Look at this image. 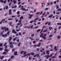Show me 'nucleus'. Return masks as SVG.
Segmentation results:
<instances>
[{
  "label": "nucleus",
  "instance_id": "nucleus-56",
  "mask_svg": "<svg viewBox=\"0 0 61 61\" xmlns=\"http://www.w3.org/2000/svg\"><path fill=\"white\" fill-rule=\"evenodd\" d=\"M48 10V8H46L45 9V10Z\"/></svg>",
  "mask_w": 61,
  "mask_h": 61
},
{
  "label": "nucleus",
  "instance_id": "nucleus-48",
  "mask_svg": "<svg viewBox=\"0 0 61 61\" xmlns=\"http://www.w3.org/2000/svg\"><path fill=\"white\" fill-rule=\"evenodd\" d=\"M20 24H21V23H17V25L18 26V25H20Z\"/></svg>",
  "mask_w": 61,
  "mask_h": 61
},
{
  "label": "nucleus",
  "instance_id": "nucleus-25",
  "mask_svg": "<svg viewBox=\"0 0 61 61\" xmlns=\"http://www.w3.org/2000/svg\"><path fill=\"white\" fill-rule=\"evenodd\" d=\"M3 46V43H0V46L2 47Z\"/></svg>",
  "mask_w": 61,
  "mask_h": 61
},
{
  "label": "nucleus",
  "instance_id": "nucleus-9",
  "mask_svg": "<svg viewBox=\"0 0 61 61\" xmlns=\"http://www.w3.org/2000/svg\"><path fill=\"white\" fill-rule=\"evenodd\" d=\"M50 51H46V52H47L46 53V54L48 55H49V52Z\"/></svg>",
  "mask_w": 61,
  "mask_h": 61
},
{
  "label": "nucleus",
  "instance_id": "nucleus-45",
  "mask_svg": "<svg viewBox=\"0 0 61 61\" xmlns=\"http://www.w3.org/2000/svg\"><path fill=\"white\" fill-rule=\"evenodd\" d=\"M47 5H50V3L49 2H47Z\"/></svg>",
  "mask_w": 61,
  "mask_h": 61
},
{
  "label": "nucleus",
  "instance_id": "nucleus-60",
  "mask_svg": "<svg viewBox=\"0 0 61 61\" xmlns=\"http://www.w3.org/2000/svg\"><path fill=\"white\" fill-rule=\"evenodd\" d=\"M36 56H37V55H34V57H36Z\"/></svg>",
  "mask_w": 61,
  "mask_h": 61
},
{
  "label": "nucleus",
  "instance_id": "nucleus-44",
  "mask_svg": "<svg viewBox=\"0 0 61 61\" xmlns=\"http://www.w3.org/2000/svg\"><path fill=\"white\" fill-rule=\"evenodd\" d=\"M2 37H5V35L4 34H3L2 35Z\"/></svg>",
  "mask_w": 61,
  "mask_h": 61
},
{
  "label": "nucleus",
  "instance_id": "nucleus-4",
  "mask_svg": "<svg viewBox=\"0 0 61 61\" xmlns=\"http://www.w3.org/2000/svg\"><path fill=\"white\" fill-rule=\"evenodd\" d=\"M9 30V29L8 28H6H6H5V30H4V31H5V32H6V31H8Z\"/></svg>",
  "mask_w": 61,
  "mask_h": 61
},
{
  "label": "nucleus",
  "instance_id": "nucleus-42",
  "mask_svg": "<svg viewBox=\"0 0 61 61\" xmlns=\"http://www.w3.org/2000/svg\"><path fill=\"white\" fill-rule=\"evenodd\" d=\"M3 47H0V51H1L3 49Z\"/></svg>",
  "mask_w": 61,
  "mask_h": 61
},
{
  "label": "nucleus",
  "instance_id": "nucleus-61",
  "mask_svg": "<svg viewBox=\"0 0 61 61\" xmlns=\"http://www.w3.org/2000/svg\"><path fill=\"white\" fill-rule=\"evenodd\" d=\"M61 28V26H59V27L58 28V29H60Z\"/></svg>",
  "mask_w": 61,
  "mask_h": 61
},
{
  "label": "nucleus",
  "instance_id": "nucleus-17",
  "mask_svg": "<svg viewBox=\"0 0 61 61\" xmlns=\"http://www.w3.org/2000/svg\"><path fill=\"white\" fill-rule=\"evenodd\" d=\"M41 30V29H38L36 31L37 33H38L39 31Z\"/></svg>",
  "mask_w": 61,
  "mask_h": 61
},
{
  "label": "nucleus",
  "instance_id": "nucleus-64",
  "mask_svg": "<svg viewBox=\"0 0 61 61\" xmlns=\"http://www.w3.org/2000/svg\"><path fill=\"white\" fill-rule=\"evenodd\" d=\"M30 13H33V11H30Z\"/></svg>",
  "mask_w": 61,
  "mask_h": 61
},
{
  "label": "nucleus",
  "instance_id": "nucleus-41",
  "mask_svg": "<svg viewBox=\"0 0 61 61\" xmlns=\"http://www.w3.org/2000/svg\"><path fill=\"white\" fill-rule=\"evenodd\" d=\"M39 19V18H37L36 19H34V20H38Z\"/></svg>",
  "mask_w": 61,
  "mask_h": 61
},
{
  "label": "nucleus",
  "instance_id": "nucleus-51",
  "mask_svg": "<svg viewBox=\"0 0 61 61\" xmlns=\"http://www.w3.org/2000/svg\"><path fill=\"white\" fill-rule=\"evenodd\" d=\"M46 13V12H44V13L42 14V15H45V14Z\"/></svg>",
  "mask_w": 61,
  "mask_h": 61
},
{
  "label": "nucleus",
  "instance_id": "nucleus-46",
  "mask_svg": "<svg viewBox=\"0 0 61 61\" xmlns=\"http://www.w3.org/2000/svg\"><path fill=\"white\" fill-rule=\"evenodd\" d=\"M53 36V35H50V36H49V37H51Z\"/></svg>",
  "mask_w": 61,
  "mask_h": 61
},
{
  "label": "nucleus",
  "instance_id": "nucleus-24",
  "mask_svg": "<svg viewBox=\"0 0 61 61\" xmlns=\"http://www.w3.org/2000/svg\"><path fill=\"white\" fill-rule=\"evenodd\" d=\"M36 56H37V58H38L39 57V54H36Z\"/></svg>",
  "mask_w": 61,
  "mask_h": 61
},
{
  "label": "nucleus",
  "instance_id": "nucleus-39",
  "mask_svg": "<svg viewBox=\"0 0 61 61\" xmlns=\"http://www.w3.org/2000/svg\"><path fill=\"white\" fill-rule=\"evenodd\" d=\"M16 40V38H14L13 39V41H15Z\"/></svg>",
  "mask_w": 61,
  "mask_h": 61
},
{
  "label": "nucleus",
  "instance_id": "nucleus-20",
  "mask_svg": "<svg viewBox=\"0 0 61 61\" xmlns=\"http://www.w3.org/2000/svg\"><path fill=\"white\" fill-rule=\"evenodd\" d=\"M52 29V27H50L49 28V29L50 30H51Z\"/></svg>",
  "mask_w": 61,
  "mask_h": 61
},
{
  "label": "nucleus",
  "instance_id": "nucleus-3",
  "mask_svg": "<svg viewBox=\"0 0 61 61\" xmlns=\"http://www.w3.org/2000/svg\"><path fill=\"white\" fill-rule=\"evenodd\" d=\"M17 51H16L14 52V55L15 56H17L18 55V54H17Z\"/></svg>",
  "mask_w": 61,
  "mask_h": 61
},
{
  "label": "nucleus",
  "instance_id": "nucleus-11",
  "mask_svg": "<svg viewBox=\"0 0 61 61\" xmlns=\"http://www.w3.org/2000/svg\"><path fill=\"white\" fill-rule=\"evenodd\" d=\"M14 46H13V44H12L10 45V48H12Z\"/></svg>",
  "mask_w": 61,
  "mask_h": 61
},
{
  "label": "nucleus",
  "instance_id": "nucleus-10",
  "mask_svg": "<svg viewBox=\"0 0 61 61\" xmlns=\"http://www.w3.org/2000/svg\"><path fill=\"white\" fill-rule=\"evenodd\" d=\"M49 15L48 17L49 18H51L53 16V14H52L51 15Z\"/></svg>",
  "mask_w": 61,
  "mask_h": 61
},
{
  "label": "nucleus",
  "instance_id": "nucleus-32",
  "mask_svg": "<svg viewBox=\"0 0 61 61\" xmlns=\"http://www.w3.org/2000/svg\"><path fill=\"white\" fill-rule=\"evenodd\" d=\"M26 54V51H25L23 53V54L25 55Z\"/></svg>",
  "mask_w": 61,
  "mask_h": 61
},
{
  "label": "nucleus",
  "instance_id": "nucleus-7",
  "mask_svg": "<svg viewBox=\"0 0 61 61\" xmlns=\"http://www.w3.org/2000/svg\"><path fill=\"white\" fill-rule=\"evenodd\" d=\"M9 38H10V39H9V42H10L11 41L12 39V37L10 36L9 37Z\"/></svg>",
  "mask_w": 61,
  "mask_h": 61
},
{
  "label": "nucleus",
  "instance_id": "nucleus-57",
  "mask_svg": "<svg viewBox=\"0 0 61 61\" xmlns=\"http://www.w3.org/2000/svg\"><path fill=\"white\" fill-rule=\"evenodd\" d=\"M19 36H21V33L20 32H19Z\"/></svg>",
  "mask_w": 61,
  "mask_h": 61
},
{
  "label": "nucleus",
  "instance_id": "nucleus-6",
  "mask_svg": "<svg viewBox=\"0 0 61 61\" xmlns=\"http://www.w3.org/2000/svg\"><path fill=\"white\" fill-rule=\"evenodd\" d=\"M11 9H10L9 10V15H11L12 14V13H11Z\"/></svg>",
  "mask_w": 61,
  "mask_h": 61
},
{
  "label": "nucleus",
  "instance_id": "nucleus-13",
  "mask_svg": "<svg viewBox=\"0 0 61 61\" xmlns=\"http://www.w3.org/2000/svg\"><path fill=\"white\" fill-rule=\"evenodd\" d=\"M2 54L6 55L7 54V53L5 52H4L2 53Z\"/></svg>",
  "mask_w": 61,
  "mask_h": 61
},
{
  "label": "nucleus",
  "instance_id": "nucleus-33",
  "mask_svg": "<svg viewBox=\"0 0 61 61\" xmlns=\"http://www.w3.org/2000/svg\"><path fill=\"white\" fill-rule=\"evenodd\" d=\"M42 13H43V12H41L39 14V15H42Z\"/></svg>",
  "mask_w": 61,
  "mask_h": 61
},
{
  "label": "nucleus",
  "instance_id": "nucleus-36",
  "mask_svg": "<svg viewBox=\"0 0 61 61\" xmlns=\"http://www.w3.org/2000/svg\"><path fill=\"white\" fill-rule=\"evenodd\" d=\"M8 6H6V9L7 10V9H8Z\"/></svg>",
  "mask_w": 61,
  "mask_h": 61
},
{
  "label": "nucleus",
  "instance_id": "nucleus-55",
  "mask_svg": "<svg viewBox=\"0 0 61 61\" xmlns=\"http://www.w3.org/2000/svg\"><path fill=\"white\" fill-rule=\"evenodd\" d=\"M0 1L2 3L4 2V1L3 0H0Z\"/></svg>",
  "mask_w": 61,
  "mask_h": 61
},
{
  "label": "nucleus",
  "instance_id": "nucleus-29",
  "mask_svg": "<svg viewBox=\"0 0 61 61\" xmlns=\"http://www.w3.org/2000/svg\"><path fill=\"white\" fill-rule=\"evenodd\" d=\"M57 25H61V23H57Z\"/></svg>",
  "mask_w": 61,
  "mask_h": 61
},
{
  "label": "nucleus",
  "instance_id": "nucleus-5",
  "mask_svg": "<svg viewBox=\"0 0 61 61\" xmlns=\"http://www.w3.org/2000/svg\"><path fill=\"white\" fill-rule=\"evenodd\" d=\"M33 15L32 14V15H29V16H30L28 17V19H30L31 18L32 16Z\"/></svg>",
  "mask_w": 61,
  "mask_h": 61
},
{
  "label": "nucleus",
  "instance_id": "nucleus-31",
  "mask_svg": "<svg viewBox=\"0 0 61 61\" xmlns=\"http://www.w3.org/2000/svg\"><path fill=\"white\" fill-rule=\"evenodd\" d=\"M34 22V21L32 20L30 22V23H32L33 22Z\"/></svg>",
  "mask_w": 61,
  "mask_h": 61
},
{
  "label": "nucleus",
  "instance_id": "nucleus-43",
  "mask_svg": "<svg viewBox=\"0 0 61 61\" xmlns=\"http://www.w3.org/2000/svg\"><path fill=\"white\" fill-rule=\"evenodd\" d=\"M46 27V26H43L42 28L44 29V28H45Z\"/></svg>",
  "mask_w": 61,
  "mask_h": 61
},
{
  "label": "nucleus",
  "instance_id": "nucleus-35",
  "mask_svg": "<svg viewBox=\"0 0 61 61\" xmlns=\"http://www.w3.org/2000/svg\"><path fill=\"white\" fill-rule=\"evenodd\" d=\"M13 20V19L12 18H11V19L9 18L8 19V20Z\"/></svg>",
  "mask_w": 61,
  "mask_h": 61
},
{
  "label": "nucleus",
  "instance_id": "nucleus-1",
  "mask_svg": "<svg viewBox=\"0 0 61 61\" xmlns=\"http://www.w3.org/2000/svg\"><path fill=\"white\" fill-rule=\"evenodd\" d=\"M52 56V54H51L50 55H50H45L44 56V57H46V59H48L49 58H50Z\"/></svg>",
  "mask_w": 61,
  "mask_h": 61
},
{
  "label": "nucleus",
  "instance_id": "nucleus-63",
  "mask_svg": "<svg viewBox=\"0 0 61 61\" xmlns=\"http://www.w3.org/2000/svg\"><path fill=\"white\" fill-rule=\"evenodd\" d=\"M15 49H12V52H13L15 51Z\"/></svg>",
  "mask_w": 61,
  "mask_h": 61
},
{
  "label": "nucleus",
  "instance_id": "nucleus-54",
  "mask_svg": "<svg viewBox=\"0 0 61 61\" xmlns=\"http://www.w3.org/2000/svg\"><path fill=\"white\" fill-rule=\"evenodd\" d=\"M34 34H33L31 35V37H33V36H34Z\"/></svg>",
  "mask_w": 61,
  "mask_h": 61
},
{
  "label": "nucleus",
  "instance_id": "nucleus-14",
  "mask_svg": "<svg viewBox=\"0 0 61 61\" xmlns=\"http://www.w3.org/2000/svg\"><path fill=\"white\" fill-rule=\"evenodd\" d=\"M10 32V31H9L8 32H7V35H8V36H9V34Z\"/></svg>",
  "mask_w": 61,
  "mask_h": 61
},
{
  "label": "nucleus",
  "instance_id": "nucleus-28",
  "mask_svg": "<svg viewBox=\"0 0 61 61\" xmlns=\"http://www.w3.org/2000/svg\"><path fill=\"white\" fill-rule=\"evenodd\" d=\"M56 57V56H53L51 58V59H53V58H55Z\"/></svg>",
  "mask_w": 61,
  "mask_h": 61
},
{
  "label": "nucleus",
  "instance_id": "nucleus-30",
  "mask_svg": "<svg viewBox=\"0 0 61 61\" xmlns=\"http://www.w3.org/2000/svg\"><path fill=\"white\" fill-rule=\"evenodd\" d=\"M61 38V37L60 36H57V38L58 39H59Z\"/></svg>",
  "mask_w": 61,
  "mask_h": 61
},
{
  "label": "nucleus",
  "instance_id": "nucleus-58",
  "mask_svg": "<svg viewBox=\"0 0 61 61\" xmlns=\"http://www.w3.org/2000/svg\"><path fill=\"white\" fill-rule=\"evenodd\" d=\"M53 14L54 15H55V14H56V11H53Z\"/></svg>",
  "mask_w": 61,
  "mask_h": 61
},
{
  "label": "nucleus",
  "instance_id": "nucleus-47",
  "mask_svg": "<svg viewBox=\"0 0 61 61\" xmlns=\"http://www.w3.org/2000/svg\"><path fill=\"white\" fill-rule=\"evenodd\" d=\"M37 47H40V45L39 44H38L36 45Z\"/></svg>",
  "mask_w": 61,
  "mask_h": 61
},
{
  "label": "nucleus",
  "instance_id": "nucleus-23",
  "mask_svg": "<svg viewBox=\"0 0 61 61\" xmlns=\"http://www.w3.org/2000/svg\"><path fill=\"white\" fill-rule=\"evenodd\" d=\"M57 11H61V9H59L57 10ZM60 13H61V11L60 12Z\"/></svg>",
  "mask_w": 61,
  "mask_h": 61
},
{
  "label": "nucleus",
  "instance_id": "nucleus-2",
  "mask_svg": "<svg viewBox=\"0 0 61 61\" xmlns=\"http://www.w3.org/2000/svg\"><path fill=\"white\" fill-rule=\"evenodd\" d=\"M12 33H14L15 34L17 33V32L15 31V30L14 29H12Z\"/></svg>",
  "mask_w": 61,
  "mask_h": 61
},
{
  "label": "nucleus",
  "instance_id": "nucleus-62",
  "mask_svg": "<svg viewBox=\"0 0 61 61\" xmlns=\"http://www.w3.org/2000/svg\"><path fill=\"white\" fill-rule=\"evenodd\" d=\"M18 19H17V20H15V22H18Z\"/></svg>",
  "mask_w": 61,
  "mask_h": 61
},
{
  "label": "nucleus",
  "instance_id": "nucleus-34",
  "mask_svg": "<svg viewBox=\"0 0 61 61\" xmlns=\"http://www.w3.org/2000/svg\"><path fill=\"white\" fill-rule=\"evenodd\" d=\"M14 57V56H11V57H10V58H11V59H12Z\"/></svg>",
  "mask_w": 61,
  "mask_h": 61
},
{
  "label": "nucleus",
  "instance_id": "nucleus-53",
  "mask_svg": "<svg viewBox=\"0 0 61 61\" xmlns=\"http://www.w3.org/2000/svg\"><path fill=\"white\" fill-rule=\"evenodd\" d=\"M40 12H37L36 13V15H38V14H40Z\"/></svg>",
  "mask_w": 61,
  "mask_h": 61
},
{
  "label": "nucleus",
  "instance_id": "nucleus-26",
  "mask_svg": "<svg viewBox=\"0 0 61 61\" xmlns=\"http://www.w3.org/2000/svg\"><path fill=\"white\" fill-rule=\"evenodd\" d=\"M21 44V42H20L19 43V44H18V46L19 47L20 46V44Z\"/></svg>",
  "mask_w": 61,
  "mask_h": 61
},
{
  "label": "nucleus",
  "instance_id": "nucleus-16",
  "mask_svg": "<svg viewBox=\"0 0 61 61\" xmlns=\"http://www.w3.org/2000/svg\"><path fill=\"white\" fill-rule=\"evenodd\" d=\"M46 30H44L43 31V33H44V32H46L47 31V29H46Z\"/></svg>",
  "mask_w": 61,
  "mask_h": 61
},
{
  "label": "nucleus",
  "instance_id": "nucleus-21",
  "mask_svg": "<svg viewBox=\"0 0 61 61\" xmlns=\"http://www.w3.org/2000/svg\"><path fill=\"white\" fill-rule=\"evenodd\" d=\"M20 14V11H18L17 12V15H19Z\"/></svg>",
  "mask_w": 61,
  "mask_h": 61
},
{
  "label": "nucleus",
  "instance_id": "nucleus-8",
  "mask_svg": "<svg viewBox=\"0 0 61 61\" xmlns=\"http://www.w3.org/2000/svg\"><path fill=\"white\" fill-rule=\"evenodd\" d=\"M5 19H4L2 20L1 21H0V24H2V22L3 21H5Z\"/></svg>",
  "mask_w": 61,
  "mask_h": 61
},
{
  "label": "nucleus",
  "instance_id": "nucleus-12",
  "mask_svg": "<svg viewBox=\"0 0 61 61\" xmlns=\"http://www.w3.org/2000/svg\"><path fill=\"white\" fill-rule=\"evenodd\" d=\"M22 10L23 11L24 10L25 11H28V9H27L26 10L24 8H23L22 9Z\"/></svg>",
  "mask_w": 61,
  "mask_h": 61
},
{
  "label": "nucleus",
  "instance_id": "nucleus-22",
  "mask_svg": "<svg viewBox=\"0 0 61 61\" xmlns=\"http://www.w3.org/2000/svg\"><path fill=\"white\" fill-rule=\"evenodd\" d=\"M24 52V51H21V52H20V54H22Z\"/></svg>",
  "mask_w": 61,
  "mask_h": 61
},
{
  "label": "nucleus",
  "instance_id": "nucleus-18",
  "mask_svg": "<svg viewBox=\"0 0 61 61\" xmlns=\"http://www.w3.org/2000/svg\"><path fill=\"white\" fill-rule=\"evenodd\" d=\"M42 38H43L44 40H46V37L45 36H42Z\"/></svg>",
  "mask_w": 61,
  "mask_h": 61
},
{
  "label": "nucleus",
  "instance_id": "nucleus-27",
  "mask_svg": "<svg viewBox=\"0 0 61 61\" xmlns=\"http://www.w3.org/2000/svg\"><path fill=\"white\" fill-rule=\"evenodd\" d=\"M35 54L33 52L31 53V55L32 56H33Z\"/></svg>",
  "mask_w": 61,
  "mask_h": 61
},
{
  "label": "nucleus",
  "instance_id": "nucleus-50",
  "mask_svg": "<svg viewBox=\"0 0 61 61\" xmlns=\"http://www.w3.org/2000/svg\"><path fill=\"white\" fill-rule=\"evenodd\" d=\"M54 50L55 51H57V49L56 48H54Z\"/></svg>",
  "mask_w": 61,
  "mask_h": 61
},
{
  "label": "nucleus",
  "instance_id": "nucleus-52",
  "mask_svg": "<svg viewBox=\"0 0 61 61\" xmlns=\"http://www.w3.org/2000/svg\"><path fill=\"white\" fill-rule=\"evenodd\" d=\"M7 43H5L4 44V46H5L7 44Z\"/></svg>",
  "mask_w": 61,
  "mask_h": 61
},
{
  "label": "nucleus",
  "instance_id": "nucleus-15",
  "mask_svg": "<svg viewBox=\"0 0 61 61\" xmlns=\"http://www.w3.org/2000/svg\"><path fill=\"white\" fill-rule=\"evenodd\" d=\"M1 29H2V30H4L6 28V27H5L3 28V26H1Z\"/></svg>",
  "mask_w": 61,
  "mask_h": 61
},
{
  "label": "nucleus",
  "instance_id": "nucleus-37",
  "mask_svg": "<svg viewBox=\"0 0 61 61\" xmlns=\"http://www.w3.org/2000/svg\"><path fill=\"white\" fill-rule=\"evenodd\" d=\"M36 43V41H33V43L34 44H35Z\"/></svg>",
  "mask_w": 61,
  "mask_h": 61
},
{
  "label": "nucleus",
  "instance_id": "nucleus-40",
  "mask_svg": "<svg viewBox=\"0 0 61 61\" xmlns=\"http://www.w3.org/2000/svg\"><path fill=\"white\" fill-rule=\"evenodd\" d=\"M51 25V22H49L48 23V25L49 26L50 25Z\"/></svg>",
  "mask_w": 61,
  "mask_h": 61
},
{
  "label": "nucleus",
  "instance_id": "nucleus-19",
  "mask_svg": "<svg viewBox=\"0 0 61 61\" xmlns=\"http://www.w3.org/2000/svg\"><path fill=\"white\" fill-rule=\"evenodd\" d=\"M23 19V17L22 16H21L20 18V20H21V19Z\"/></svg>",
  "mask_w": 61,
  "mask_h": 61
},
{
  "label": "nucleus",
  "instance_id": "nucleus-59",
  "mask_svg": "<svg viewBox=\"0 0 61 61\" xmlns=\"http://www.w3.org/2000/svg\"><path fill=\"white\" fill-rule=\"evenodd\" d=\"M13 2H14V4H15L16 3V2L15 1V0H13Z\"/></svg>",
  "mask_w": 61,
  "mask_h": 61
},
{
  "label": "nucleus",
  "instance_id": "nucleus-49",
  "mask_svg": "<svg viewBox=\"0 0 61 61\" xmlns=\"http://www.w3.org/2000/svg\"><path fill=\"white\" fill-rule=\"evenodd\" d=\"M12 43H13L12 42H10V43H9V44L10 45H11V44H12Z\"/></svg>",
  "mask_w": 61,
  "mask_h": 61
},
{
  "label": "nucleus",
  "instance_id": "nucleus-38",
  "mask_svg": "<svg viewBox=\"0 0 61 61\" xmlns=\"http://www.w3.org/2000/svg\"><path fill=\"white\" fill-rule=\"evenodd\" d=\"M6 0H4V2L3 1V3H4V4H5V3H6Z\"/></svg>",
  "mask_w": 61,
  "mask_h": 61
}]
</instances>
